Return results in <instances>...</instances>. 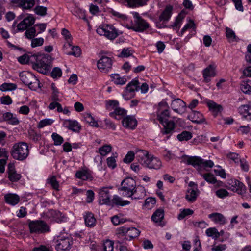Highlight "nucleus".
I'll return each instance as SVG.
<instances>
[{"mask_svg":"<svg viewBox=\"0 0 251 251\" xmlns=\"http://www.w3.org/2000/svg\"><path fill=\"white\" fill-rule=\"evenodd\" d=\"M136 159L141 165L150 169H159L162 166L161 161L159 158L153 157L145 150L136 151Z\"/></svg>","mask_w":251,"mask_h":251,"instance_id":"obj_1","label":"nucleus"},{"mask_svg":"<svg viewBox=\"0 0 251 251\" xmlns=\"http://www.w3.org/2000/svg\"><path fill=\"white\" fill-rule=\"evenodd\" d=\"M51 61V57L48 54L35 55L32 68L38 72L46 75L50 71Z\"/></svg>","mask_w":251,"mask_h":251,"instance_id":"obj_2","label":"nucleus"},{"mask_svg":"<svg viewBox=\"0 0 251 251\" xmlns=\"http://www.w3.org/2000/svg\"><path fill=\"white\" fill-rule=\"evenodd\" d=\"M29 152L27 144L21 142L13 145L11 151V155L14 159L23 161L27 157Z\"/></svg>","mask_w":251,"mask_h":251,"instance_id":"obj_3","label":"nucleus"},{"mask_svg":"<svg viewBox=\"0 0 251 251\" xmlns=\"http://www.w3.org/2000/svg\"><path fill=\"white\" fill-rule=\"evenodd\" d=\"M21 81L25 85L28 86L29 88L32 90H36L40 88L39 80L30 72H22L20 74Z\"/></svg>","mask_w":251,"mask_h":251,"instance_id":"obj_4","label":"nucleus"},{"mask_svg":"<svg viewBox=\"0 0 251 251\" xmlns=\"http://www.w3.org/2000/svg\"><path fill=\"white\" fill-rule=\"evenodd\" d=\"M136 186V182L131 177H127L123 180L121 184V187L118 191L123 197H129L133 194V191Z\"/></svg>","mask_w":251,"mask_h":251,"instance_id":"obj_5","label":"nucleus"},{"mask_svg":"<svg viewBox=\"0 0 251 251\" xmlns=\"http://www.w3.org/2000/svg\"><path fill=\"white\" fill-rule=\"evenodd\" d=\"M29 227L31 233L42 234L50 231V227L42 220L32 221L29 223Z\"/></svg>","mask_w":251,"mask_h":251,"instance_id":"obj_6","label":"nucleus"},{"mask_svg":"<svg viewBox=\"0 0 251 251\" xmlns=\"http://www.w3.org/2000/svg\"><path fill=\"white\" fill-rule=\"evenodd\" d=\"M97 32L110 40H114L119 35L117 30L113 25H109L99 26L97 29Z\"/></svg>","mask_w":251,"mask_h":251,"instance_id":"obj_7","label":"nucleus"},{"mask_svg":"<svg viewBox=\"0 0 251 251\" xmlns=\"http://www.w3.org/2000/svg\"><path fill=\"white\" fill-rule=\"evenodd\" d=\"M134 24L130 28L136 32H143L149 27V24L146 22L137 12H133Z\"/></svg>","mask_w":251,"mask_h":251,"instance_id":"obj_8","label":"nucleus"},{"mask_svg":"<svg viewBox=\"0 0 251 251\" xmlns=\"http://www.w3.org/2000/svg\"><path fill=\"white\" fill-rule=\"evenodd\" d=\"M167 108L168 105L165 102H161L158 104L157 117V119L162 124H163L164 122H166L170 116Z\"/></svg>","mask_w":251,"mask_h":251,"instance_id":"obj_9","label":"nucleus"},{"mask_svg":"<svg viewBox=\"0 0 251 251\" xmlns=\"http://www.w3.org/2000/svg\"><path fill=\"white\" fill-rule=\"evenodd\" d=\"M73 241L69 236L58 237L55 241V248L58 251H65L69 250Z\"/></svg>","mask_w":251,"mask_h":251,"instance_id":"obj_10","label":"nucleus"},{"mask_svg":"<svg viewBox=\"0 0 251 251\" xmlns=\"http://www.w3.org/2000/svg\"><path fill=\"white\" fill-rule=\"evenodd\" d=\"M228 189L237 192L240 195L243 194L246 192V186L240 181L237 179H230L228 181Z\"/></svg>","mask_w":251,"mask_h":251,"instance_id":"obj_11","label":"nucleus"},{"mask_svg":"<svg viewBox=\"0 0 251 251\" xmlns=\"http://www.w3.org/2000/svg\"><path fill=\"white\" fill-rule=\"evenodd\" d=\"M139 88V82L137 80H132L129 82L126 87V90L123 95L125 100H128L129 99L134 96L135 91H138Z\"/></svg>","mask_w":251,"mask_h":251,"instance_id":"obj_12","label":"nucleus"},{"mask_svg":"<svg viewBox=\"0 0 251 251\" xmlns=\"http://www.w3.org/2000/svg\"><path fill=\"white\" fill-rule=\"evenodd\" d=\"M112 65V59L108 57L102 56L98 61V69L103 73H106L111 69Z\"/></svg>","mask_w":251,"mask_h":251,"instance_id":"obj_13","label":"nucleus"},{"mask_svg":"<svg viewBox=\"0 0 251 251\" xmlns=\"http://www.w3.org/2000/svg\"><path fill=\"white\" fill-rule=\"evenodd\" d=\"M110 198V192L108 188L103 187L99 189V201L100 204L110 205L111 204Z\"/></svg>","mask_w":251,"mask_h":251,"instance_id":"obj_14","label":"nucleus"},{"mask_svg":"<svg viewBox=\"0 0 251 251\" xmlns=\"http://www.w3.org/2000/svg\"><path fill=\"white\" fill-rule=\"evenodd\" d=\"M35 20V18L33 16H29L27 17L17 25V28L13 31V33H15L18 31H23L28 29V27L34 24Z\"/></svg>","mask_w":251,"mask_h":251,"instance_id":"obj_15","label":"nucleus"},{"mask_svg":"<svg viewBox=\"0 0 251 251\" xmlns=\"http://www.w3.org/2000/svg\"><path fill=\"white\" fill-rule=\"evenodd\" d=\"M122 233L125 235L127 239L129 238L131 240L134 238L137 237L140 232L138 229L135 227H121L119 229V234Z\"/></svg>","mask_w":251,"mask_h":251,"instance_id":"obj_16","label":"nucleus"},{"mask_svg":"<svg viewBox=\"0 0 251 251\" xmlns=\"http://www.w3.org/2000/svg\"><path fill=\"white\" fill-rule=\"evenodd\" d=\"M216 66L214 64H210L203 71V77L204 82L208 83L210 81V77H214L216 75L215 71Z\"/></svg>","mask_w":251,"mask_h":251,"instance_id":"obj_17","label":"nucleus"},{"mask_svg":"<svg viewBox=\"0 0 251 251\" xmlns=\"http://www.w3.org/2000/svg\"><path fill=\"white\" fill-rule=\"evenodd\" d=\"M45 214L47 217L52 218L57 223L63 221L65 218L64 216L60 211L53 209L49 210L45 213Z\"/></svg>","mask_w":251,"mask_h":251,"instance_id":"obj_18","label":"nucleus"},{"mask_svg":"<svg viewBox=\"0 0 251 251\" xmlns=\"http://www.w3.org/2000/svg\"><path fill=\"white\" fill-rule=\"evenodd\" d=\"M183 161L186 164L192 165L194 167H200L202 158L198 156H184L183 157Z\"/></svg>","mask_w":251,"mask_h":251,"instance_id":"obj_19","label":"nucleus"},{"mask_svg":"<svg viewBox=\"0 0 251 251\" xmlns=\"http://www.w3.org/2000/svg\"><path fill=\"white\" fill-rule=\"evenodd\" d=\"M63 125L69 130L75 132H79L81 126L75 120H66L64 121Z\"/></svg>","mask_w":251,"mask_h":251,"instance_id":"obj_20","label":"nucleus"},{"mask_svg":"<svg viewBox=\"0 0 251 251\" xmlns=\"http://www.w3.org/2000/svg\"><path fill=\"white\" fill-rule=\"evenodd\" d=\"M8 178L11 182H17L20 179L21 175L18 174L15 170L13 164H9L8 165Z\"/></svg>","mask_w":251,"mask_h":251,"instance_id":"obj_21","label":"nucleus"},{"mask_svg":"<svg viewBox=\"0 0 251 251\" xmlns=\"http://www.w3.org/2000/svg\"><path fill=\"white\" fill-rule=\"evenodd\" d=\"M122 124L126 128L133 129L137 125V121L133 116H127L123 118Z\"/></svg>","mask_w":251,"mask_h":251,"instance_id":"obj_22","label":"nucleus"},{"mask_svg":"<svg viewBox=\"0 0 251 251\" xmlns=\"http://www.w3.org/2000/svg\"><path fill=\"white\" fill-rule=\"evenodd\" d=\"M133 191V194H132L131 196L129 197L130 198H131L132 199H142L144 198L146 195L145 188L144 187L142 186H136V188Z\"/></svg>","mask_w":251,"mask_h":251,"instance_id":"obj_23","label":"nucleus"},{"mask_svg":"<svg viewBox=\"0 0 251 251\" xmlns=\"http://www.w3.org/2000/svg\"><path fill=\"white\" fill-rule=\"evenodd\" d=\"M163 129L162 130L161 132L163 134H171L174 131L175 123L173 121H166L164 122Z\"/></svg>","mask_w":251,"mask_h":251,"instance_id":"obj_24","label":"nucleus"},{"mask_svg":"<svg viewBox=\"0 0 251 251\" xmlns=\"http://www.w3.org/2000/svg\"><path fill=\"white\" fill-rule=\"evenodd\" d=\"M172 7L171 6H167L165 8L164 11L162 12L159 17V20L160 22L166 23L168 22L172 15Z\"/></svg>","mask_w":251,"mask_h":251,"instance_id":"obj_25","label":"nucleus"},{"mask_svg":"<svg viewBox=\"0 0 251 251\" xmlns=\"http://www.w3.org/2000/svg\"><path fill=\"white\" fill-rule=\"evenodd\" d=\"M208 218L215 223L220 225H224L226 222V220L224 216L219 213H213L210 214L208 215Z\"/></svg>","mask_w":251,"mask_h":251,"instance_id":"obj_26","label":"nucleus"},{"mask_svg":"<svg viewBox=\"0 0 251 251\" xmlns=\"http://www.w3.org/2000/svg\"><path fill=\"white\" fill-rule=\"evenodd\" d=\"M5 202L11 205H15L18 204L20 201V197L18 195L15 194H7L4 196Z\"/></svg>","mask_w":251,"mask_h":251,"instance_id":"obj_27","label":"nucleus"},{"mask_svg":"<svg viewBox=\"0 0 251 251\" xmlns=\"http://www.w3.org/2000/svg\"><path fill=\"white\" fill-rule=\"evenodd\" d=\"M18 6L24 9H30L35 4L36 0H14Z\"/></svg>","mask_w":251,"mask_h":251,"instance_id":"obj_28","label":"nucleus"},{"mask_svg":"<svg viewBox=\"0 0 251 251\" xmlns=\"http://www.w3.org/2000/svg\"><path fill=\"white\" fill-rule=\"evenodd\" d=\"M126 114V111L119 106L113 112L109 113L110 117L114 118L115 119L120 120L125 117Z\"/></svg>","mask_w":251,"mask_h":251,"instance_id":"obj_29","label":"nucleus"},{"mask_svg":"<svg viewBox=\"0 0 251 251\" xmlns=\"http://www.w3.org/2000/svg\"><path fill=\"white\" fill-rule=\"evenodd\" d=\"M75 176L77 178L83 180L88 179L92 180V176L90 171L87 170L78 171L75 174Z\"/></svg>","mask_w":251,"mask_h":251,"instance_id":"obj_30","label":"nucleus"},{"mask_svg":"<svg viewBox=\"0 0 251 251\" xmlns=\"http://www.w3.org/2000/svg\"><path fill=\"white\" fill-rule=\"evenodd\" d=\"M207 104L210 110L213 113V114L215 116L223 110V107L221 105L218 104L213 101H209L207 103Z\"/></svg>","mask_w":251,"mask_h":251,"instance_id":"obj_31","label":"nucleus"},{"mask_svg":"<svg viewBox=\"0 0 251 251\" xmlns=\"http://www.w3.org/2000/svg\"><path fill=\"white\" fill-rule=\"evenodd\" d=\"M3 119L4 121H8V123L12 125H17L19 123V121L16 116H14L12 113L10 112H5L3 114Z\"/></svg>","mask_w":251,"mask_h":251,"instance_id":"obj_32","label":"nucleus"},{"mask_svg":"<svg viewBox=\"0 0 251 251\" xmlns=\"http://www.w3.org/2000/svg\"><path fill=\"white\" fill-rule=\"evenodd\" d=\"M198 195V194L195 189L190 188L187 191L185 198L188 202H193L196 201Z\"/></svg>","mask_w":251,"mask_h":251,"instance_id":"obj_33","label":"nucleus"},{"mask_svg":"<svg viewBox=\"0 0 251 251\" xmlns=\"http://www.w3.org/2000/svg\"><path fill=\"white\" fill-rule=\"evenodd\" d=\"M171 107L175 111L178 112L180 107H186V103L181 99H176L172 101Z\"/></svg>","mask_w":251,"mask_h":251,"instance_id":"obj_34","label":"nucleus"},{"mask_svg":"<svg viewBox=\"0 0 251 251\" xmlns=\"http://www.w3.org/2000/svg\"><path fill=\"white\" fill-rule=\"evenodd\" d=\"M164 213L163 209L161 208L157 209L152 214L151 219L155 223L161 222L164 218Z\"/></svg>","mask_w":251,"mask_h":251,"instance_id":"obj_35","label":"nucleus"},{"mask_svg":"<svg viewBox=\"0 0 251 251\" xmlns=\"http://www.w3.org/2000/svg\"><path fill=\"white\" fill-rule=\"evenodd\" d=\"M34 58L35 55H29L26 54H25L22 56H20L18 58V60L21 64H25L31 63L32 65Z\"/></svg>","mask_w":251,"mask_h":251,"instance_id":"obj_36","label":"nucleus"},{"mask_svg":"<svg viewBox=\"0 0 251 251\" xmlns=\"http://www.w3.org/2000/svg\"><path fill=\"white\" fill-rule=\"evenodd\" d=\"M85 223L87 226L92 227L96 224V220L92 213L88 212L84 216Z\"/></svg>","mask_w":251,"mask_h":251,"instance_id":"obj_37","label":"nucleus"},{"mask_svg":"<svg viewBox=\"0 0 251 251\" xmlns=\"http://www.w3.org/2000/svg\"><path fill=\"white\" fill-rule=\"evenodd\" d=\"M189 116L192 118V121L197 124L202 123L204 121L202 115L198 111H193Z\"/></svg>","mask_w":251,"mask_h":251,"instance_id":"obj_38","label":"nucleus"},{"mask_svg":"<svg viewBox=\"0 0 251 251\" xmlns=\"http://www.w3.org/2000/svg\"><path fill=\"white\" fill-rule=\"evenodd\" d=\"M148 0H125L130 7H136L144 5Z\"/></svg>","mask_w":251,"mask_h":251,"instance_id":"obj_39","label":"nucleus"},{"mask_svg":"<svg viewBox=\"0 0 251 251\" xmlns=\"http://www.w3.org/2000/svg\"><path fill=\"white\" fill-rule=\"evenodd\" d=\"M192 134L188 131H183L177 136V138L179 141H188L192 138Z\"/></svg>","mask_w":251,"mask_h":251,"instance_id":"obj_40","label":"nucleus"},{"mask_svg":"<svg viewBox=\"0 0 251 251\" xmlns=\"http://www.w3.org/2000/svg\"><path fill=\"white\" fill-rule=\"evenodd\" d=\"M113 203L120 206L128 205L130 202L128 201H123L122 198L117 195H114L112 200Z\"/></svg>","mask_w":251,"mask_h":251,"instance_id":"obj_41","label":"nucleus"},{"mask_svg":"<svg viewBox=\"0 0 251 251\" xmlns=\"http://www.w3.org/2000/svg\"><path fill=\"white\" fill-rule=\"evenodd\" d=\"M206 234L208 237H211L215 240L217 239L220 236V233L215 227L208 228L206 230Z\"/></svg>","mask_w":251,"mask_h":251,"instance_id":"obj_42","label":"nucleus"},{"mask_svg":"<svg viewBox=\"0 0 251 251\" xmlns=\"http://www.w3.org/2000/svg\"><path fill=\"white\" fill-rule=\"evenodd\" d=\"M17 88V85L12 83H4L0 86V90L2 91H12Z\"/></svg>","mask_w":251,"mask_h":251,"instance_id":"obj_43","label":"nucleus"},{"mask_svg":"<svg viewBox=\"0 0 251 251\" xmlns=\"http://www.w3.org/2000/svg\"><path fill=\"white\" fill-rule=\"evenodd\" d=\"M112 81L116 84L123 85L126 82V79L125 77H121L119 74L113 75L111 76Z\"/></svg>","mask_w":251,"mask_h":251,"instance_id":"obj_44","label":"nucleus"},{"mask_svg":"<svg viewBox=\"0 0 251 251\" xmlns=\"http://www.w3.org/2000/svg\"><path fill=\"white\" fill-rule=\"evenodd\" d=\"M83 118L84 121L89 123L91 126H98V124L96 121L94 120V118L90 113H85L83 115Z\"/></svg>","mask_w":251,"mask_h":251,"instance_id":"obj_45","label":"nucleus"},{"mask_svg":"<svg viewBox=\"0 0 251 251\" xmlns=\"http://www.w3.org/2000/svg\"><path fill=\"white\" fill-rule=\"evenodd\" d=\"M72 13L75 16H77L80 19L87 20L85 11L80 8L77 7H74L73 10L72 11Z\"/></svg>","mask_w":251,"mask_h":251,"instance_id":"obj_46","label":"nucleus"},{"mask_svg":"<svg viewBox=\"0 0 251 251\" xmlns=\"http://www.w3.org/2000/svg\"><path fill=\"white\" fill-rule=\"evenodd\" d=\"M25 36L28 39H32L37 35L35 26L31 27L26 29L25 33Z\"/></svg>","mask_w":251,"mask_h":251,"instance_id":"obj_47","label":"nucleus"},{"mask_svg":"<svg viewBox=\"0 0 251 251\" xmlns=\"http://www.w3.org/2000/svg\"><path fill=\"white\" fill-rule=\"evenodd\" d=\"M184 18V15L182 13H180L175 20L174 24L172 25L173 27H176V30L178 31L179 29L180 25Z\"/></svg>","mask_w":251,"mask_h":251,"instance_id":"obj_48","label":"nucleus"},{"mask_svg":"<svg viewBox=\"0 0 251 251\" xmlns=\"http://www.w3.org/2000/svg\"><path fill=\"white\" fill-rule=\"evenodd\" d=\"M119 106V102L115 100H109L106 104V108L109 111L115 110Z\"/></svg>","mask_w":251,"mask_h":251,"instance_id":"obj_49","label":"nucleus"},{"mask_svg":"<svg viewBox=\"0 0 251 251\" xmlns=\"http://www.w3.org/2000/svg\"><path fill=\"white\" fill-rule=\"evenodd\" d=\"M135 155H136V152L135 153L133 151H129L124 158L123 161L126 163H130L133 160ZM135 157L136 158V156Z\"/></svg>","mask_w":251,"mask_h":251,"instance_id":"obj_50","label":"nucleus"},{"mask_svg":"<svg viewBox=\"0 0 251 251\" xmlns=\"http://www.w3.org/2000/svg\"><path fill=\"white\" fill-rule=\"evenodd\" d=\"M51 87L52 90V94L51 96V100L55 101H59V99L58 97L59 92L57 88L55 87V84L54 83H52Z\"/></svg>","mask_w":251,"mask_h":251,"instance_id":"obj_51","label":"nucleus"},{"mask_svg":"<svg viewBox=\"0 0 251 251\" xmlns=\"http://www.w3.org/2000/svg\"><path fill=\"white\" fill-rule=\"evenodd\" d=\"M47 182L51 185L53 189L56 190H58L59 183L54 176L49 177L47 179Z\"/></svg>","mask_w":251,"mask_h":251,"instance_id":"obj_52","label":"nucleus"},{"mask_svg":"<svg viewBox=\"0 0 251 251\" xmlns=\"http://www.w3.org/2000/svg\"><path fill=\"white\" fill-rule=\"evenodd\" d=\"M51 137L54 141V144L55 146L60 145L63 142V137L56 133H53Z\"/></svg>","mask_w":251,"mask_h":251,"instance_id":"obj_53","label":"nucleus"},{"mask_svg":"<svg viewBox=\"0 0 251 251\" xmlns=\"http://www.w3.org/2000/svg\"><path fill=\"white\" fill-rule=\"evenodd\" d=\"M202 177L205 181L209 183L215 184L217 181L214 175L210 173H206L203 174Z\"/></svg>","mask_w":251,"mask_h":251,"instance_id":"obj_54","label":"nucleus"},{"mask_svg":"<svg viewBox=\"0 0 251 251\" xmlns=\"http://www.w3.org/2000/svg\"><path fill=\"white\" fill-rule=\"evenodd\" d=\"M112 147L109 145H105L99 148V153L102 156L106 155L111 151Z\"/></svg>","mask_w":251,"mask_h":251,"instance_id":"obj_55","label":"nucleus"},{"mask_svg":"<svg viewBox=\"0 0 251 251\" xmlns=\"http://www.w3.org/2000/svg\"><path fill=\"white\" fill-rule=\"evenodd\" d=\"M156 203L154 198L149 197L146 199L144 206L148 209L151 208Z\"/></svg>","mask_w":251,"mask_h":251,"instance_id":"obj_56","label":"nucleus"},{"mask_svg":"<svg viewBox=\"0 0 251 251\" xmlns=\"http://www.w3.org/2000/svg\"><path fill=\"white\" fill-rule=\"evenodd\" d=\"M193 213V211L190 209H184L178 215V219L179 220H182L187 216L191 215Z\"/></svg>","mask_w":251,"mask_h":251,"instance_id":"obj_57","label":"nucleus"},{"mask_svg":"<svg viewBox=\"0 0 251 251\" xmlns=\"http://www.w3.org/2000/svg\"><path fill=\"white\" fill-rule=\"evenodd\" d=\"M226 36L230 41H234L236 40V36L235 32L230 28L226 27Z\"/></svg>","mask_w":251,"mask_h":251,"instance_id":"obj_58","label":"nucleus"},{"mask_svg":"<svg viewBox=\"0 0 251 251\" xmlns=\"http://www.w3.org/2000/svg\"><path fill=\"white\" fill-rule=\"evenodd\" d=\"M53 122V120L50 119H45L40 121L38 124V127L39 128H43L46 126L50 125Z\"/></svg>","mask_w":251,"mask_h":251,"instance_id":"obj_59","label":"nucleus"},{"mask_svg":"<svg viewBox=\"0 0 251 251\" xmlns=\"http://www.w3.org/2000/svg\"><path fill=\"white\" fill-rule=\"evenodd\" d=\"M103 249L104 251H114L113 242L110 240L105 241L103 244Z\"/></svg>","mask_w":251,"mask_h":251,"instance_id":"obj_60","label":"nucleus"},{"mask_svg":"<svg viewBox=\"0 0 251 251\" xmlns=\"http://www.w3.org/2000/svg\"><path fill=\"white\" fill-rule=\"evenodd\" d=\"M44 40L43 38H33L31 40V46L33 48L42 46Z\"/></svg>","mask_w":251,"mask_h":251,"instance_id":"obj_61","label":"nucleus"},{"mask_svg":"<svg viewBox=\"0 0 251 251\" xmlns=\"http://www.w3.org/2000/svg\"><path fill=\"white\" fill-rule=\"evenodd\" d=\"M47 10V7L41 6H37L34 9L36 14L42 16L46 15Z\"/></svg>","mask_w":251,"mask_h":251,"instance_id":"obj_62","label":"nucleus"},{"mask_svg":"<svg viewBox=\"0 0 251 251\" xmlns=\"http://www.w3.org/2000/svg\"><path fill=\"white\" fill-rule=\"evenodd\" d=\"M81 50L78 46H74L72 48V51L68 53L69 55H72L75 57H78L81 55Z\"/></svg>","mask_w":251,"mask_h":251,"instance_id":"obj_63","label":"nucleus"},{"mask_svg":"<svg viewBox=\"0 0 251 251\" xmlns=\"http://www.w3.org/2000/svg\"><path fill=\"white\" fill-rule=\"evenodd\" d=\"M62 75V71L60 68L55 67L51 72V76L53 78H56L61 77Z\"/></svg>","mask_w":251,"mask_h":251,"instance_id":"obj_64","label":"nucleus"}]
</instances>
